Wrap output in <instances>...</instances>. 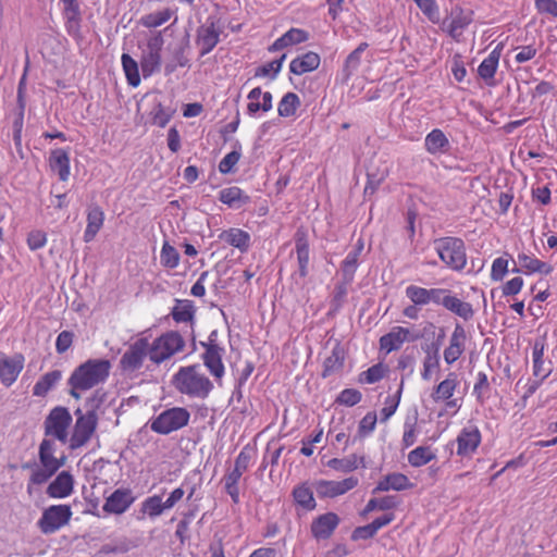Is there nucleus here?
I'll return each mask as SVG.
<instances>
[{
    "mask_svg": "<svg viewBox=\"0 0 557 557\" xmlns=\"http://www.w3.org/2000/svg\"><path fill=\"white\" fill-rule=\"evenodd\" d=\"M339 523V518L334 512H326L315 518L311 523V533L317 540L329 539Z\"/></svg>",
    "mask_w": 557,
    "mask_h": 557,
    "instance_id": "obj_25",
    "label": "nucleus"
},
{
    "mask_svg": "<svg viewBox=\"0 0 557 557\" xmlns=\"http://www.w3.org/2000/svg\"><path fill=\"white\" fill-rule=\"evenodd\" d=\"M25 358L22 354L12 357L0 352V382L10 387L13 385L24 369Z\"/></svg>",
    "mask_w": 557,
    "mask_h": 557,
    "instance_id": "obj_18",
    "label": "nucleus"
},
{
    "mask_svg": "<svg viewBox=\"0 0 557 557\" xmlns=\"http://www.w3.org/2000/svg\"><path fill=\"white\" fill-rule=\"evenodd\" d=\"M459 381L455 372H449L447 376L434 386L431 398L434 403H445L447 408H459L457 399H453Z\"/></svg>",
    "mask_w": 557,
    "mask_h": 557,
    "instance_id": "obj_19",
    "label": "nucleus"
},
{
    "mask_svg": "<svg viewBox=\"0 0 557 557\" xmlns=\"http://www.w3.org/2000/svg\"><path fill=\"white\" fill-rule=\"evenodd\" d=\"M221 28L215 22H208L199 27L196 44L200 48V55L210 53L219 44Z\"/></svg>",
    "mask_w": 557,
    "mask_h": 557,
    "instance_id": "obj_23",
    "label": "nucleus"
},
{
    "mask_svg": "<svg viewBox=\"0 0 557 557\" xmlns=\"http://www.w3.org/2000/svg\"><path fill=\"white\" fill-rule=\"evenodd\" d=\"M72 516L73 511L70 505H51L42 511L37 525L41 533L53 534L69 524Z\"/></svg>",
    "mask_w": 557,
    "mask_h": 557,
    "instance_id": "obj_11",
    "label": "nucleus"
},
{
    "mask_svg": "<svg viewBox=\"0 0 557 557\" xmlns=\"http://www.w3.org/2000/svg\"><path fill=\"white\" fill-rule=\"evenodd\" d=\"M49 165L53 172L58 173L59 180L66 182L71 174L70 154L65 149L58 148L51 151Z\"/></svg>",
    "mask_w": 557,
    "mask_h": 557,
    "instance_id": "obj_32",
    "label": "nucleus"
},
{
    "mask_svg": "<svg viewBox=\"0 0 557 557\" xmlns=\"http://www.w3.org/2000/svg\"><path fill=\"white\" fill-rule=\"evenodd\" d=\"M441 261L450 270L461 272L467 267L466 245L458 237H443L435 242Z\"/></svg>",
    "mask_w": 557,
    "mask_h": 557,
    "instance_id": "obj_5",
    "label": "nucleus"
},
{
    "mask_svg": "<svg viewBox=\"0 0 557 557\" xmlns=\"http://www.w3.org/2000/svg\"><path fill=\"white\" fill-rule=\"evenodd\" d=\"M363 249V243L359 240L357 247L348 252L346 258L342 262V270L345 274H354L358 267L359 256Z\"/></svg>",
    "mask_w": 557,
    "mask_h": 557,
    "instance_id": "obj_58",
    "label": "nucleus"
},
{
    "mask_svg": "<svg viewBox=\"0 0 557 557\" xmlns=\"http://www.w3.org/2000/svg\"><path fill=\"white\" fill-rule=\"evenodd\" d=\"M285 54H283L280 59L273 60L265 64L258 66L255 71L256 78H265L275 79L278 73L281 72L283 62L285 60Z\"/></svg>",
    "mask_w": 557,
    "mask_h": 557,
    "instance_id": "obj_50",
    "label": "nucleus"
},
{
    "mask_svg": "<svg viewBox=\"0 0 557 557\" xmlns=\"http://www.w3.org/2000/svg\"><path fill=\"white\" fill-rule=\"evenodd\" d=\"M219 200L230 208L238 209L250 202V197L239 187L231 186L219 193Z\"/></svg>",
    "mask_w": 557,
    "mask_h": 557,
    "instance_id": "obj_37",
    "label": "nucleus"
},
{
    "mask_svg": "<svg viewBox=\"0 0 557 557\" xmlns=\"http://www.w3.org/2000/svg\"><path fill=\"white\" fill-rule=\"evenodd\" d=\"M249 102L247 112L250 116H255L260 110L269 112L273 108V96L270 91H262L261 87L252 88L247 96Z\"/></svg>",
    "mask_w": 557,
    "mask_h": 557,
    "instance_id": "obj_26",
    "label": "nucleus"
},
{
    "mask_svg": "<svg viewBox=\"0 0 557 557\" xmlns=\"http://www.w3.org/2000/svg\"><path fill=\"white\" fill-rule=\"evenodd\" d=\"M141 510L144 513L148 515L150 518L159 517L162 515L165 508L164 502H162L161 496L152 495L147 497L141 504Z\"/></svg>",
    "mask_w": 557,
    "mask_h": 557,
    "instance_id": "obj_53",
    "label": "nucleus"
},
{
    "mask_svg": "<svg viewBox=\"0 0 557 557\" xmlns=\"http://www.w3.org/2000/svg\"><path fill=\"white\" fill-rule=\"evenodd\" d=\"M111 363L108 359H88L74 369L67 385L69 393L75 399H81L83 393L103 383L110 374Z\"/></svg>",
    "mask_w": 557,
    "mask_h": 557,
    "instance_id": "obj_1",
    "label": "nucleus"
},
{
    "mask_svg": "<svg viewBox=\"0 0 557 557\" xmlns=\"http://www.w3.org/2000/svg\"><path fill=\"white\" fill-rule=\"evenodd\" d=\"M440 369V357L436 351L428 352L423 359V369L421 371V377L424 381H430L433 374Z\"/></svg>",
    "mask_w": 557,
    "mask_h": 557,
    "instance_id": "obj_56",
    "label": "nucleus"
},
{
    "mask_svg": "<svg viewBox=\"0 0 557 557\" xmlns=\"http://www.w3.org/2000/svg\"><path fill=\"white\" fill-rule=\"evenodd\" d=\"M219 238L228 244L230 246L237 248L242 252H246L250 246V235L248 232L237 228L231 227L228 230L223 231Z\"/></svg>",
    "mask_w": 557,
    "mask_h": 557,
    "instance_id": "obj_34",
    "label": "nucleus"
},
{
    "mask_svg": "<svg viewBox=\"0 0 557 557\" xmlns=\"http://www.w3.org/2000/svg\"><path fill=\"white\" fill-rule=\"evenodd\" d=\"M189 420L190 413L186 408L172 407L152 417L148 421V425L152 432L168 435L188 425Z\"/></svg>",
    "mask_w": 557,
    "mask_h": 557,
    "instance_id": "obj_7",
    "label": "nucleus"
},
{
    "mask_svg": "<svg viewBox=\"0 0 557 557\" xmlns=\"http://www.w3.org/2000/svg\"><path fill=\"white\" fill-rule=\"evenodd\" d=\"M135 500L136 496L131 488L120 487L106 497L102 510L110 515H123Z\"/></svg>",
    "mask_w": 557,
    "mask_h": 557,
    "instance_id": "obj_15",
    "label": "nucleus"
},
{
    "mask_svg": "<svg viewBox=\"0 0 557 557\" xmlns=\"http://www.w3.org/2000/svg\"><path fill=\"white\" fill-rule=\"evenodd\" d=\"M413 484L410 482L409 478L400 472L388 473L383 476L376 484L373 490V493L376 492H388V491H405L412 488Z\"/></svg>",
    "mask_w": 557,
    "mask_h": 557,
    "instance_id": "obj_27",
    "label": "nucleus"
},
{
    "mask_svg": "<svg viewBox=\"0 0 557 557\" xmlns=\"http://www.w3.org/2000/svg\"><path fill=\"white\" fill-rule=\"evenodd\" d=\"M172 384L178 393L199 399H206L214 388L200 364L181 367L173 375Z\"/></svg>",
    "mask_w": 557,
    "mask_h": 557,
    "instance_id": "obj_2",
    "label": "nucleus"
},
{
    "mask_svg": "<svg viewBox=\"0 0 557 557\" xmlns=\"http://www.w3.org/2000/svg\"><path fill=\"white\" fill-rule=\"evenodd\" d=\"M467 332L460 323H456L450 334L448 345L443 351L444 361L450 366L466 351Z\"/></svg>",
    "mask_w": 557,
    "mask_h": 557,
    "instance_id": "obj_20",
    "label": "nucleus"
},
{
    "mask_svg": "<svg viewBox=\"0 0 557 557\" xmlns=\"http://www.w3.org/2000/svg\"><path fill=\"white\" fill-rule=\"evenodd\" d=\"M500 52L496 49L490 52V54L483 59L481 64L478 67L479 76L486 83L488 86L494 85V77L496 71L498 69Z\"/></svg>",
    "mask_w": 557,
    "mask_h": 557,
    "instance_id": "obj_36",
    "label": "nucleus"
},
{
    "mask_svg": "<svg viewBox=\"0 0 557 557\" xmlns=\"http://www.w3.org/2000/svg\"><path fill=\"white\" fill-rule=\"evenodd\" d=\"M240 159V152L233 150L227 153L219 163V171L222 174L231 173Z\"/></svg>",
    "mask_w": 557,
    "mask_h": 557,
    "instance_id": "obj_63",
    "label": "nucleus"
},
{
    "mask_svg": "<svg viewBox=\"0 0 557 557\" xmlns=\"http://www.w3.org/2000/svg\"><path fill=\"white\" fill-rule=\"evenodd\" d=\"M517 264L518 267L513 268L511 271L513 273L522 272L527 275H549L554 270L550 263L542 261L539 258H536L534 253L527 251H521L518 253Z\"/></svg>",
    "mask_w": 557,
    "mask_h": 557,
    "instance_id": "obj_17",
    "label": "nucleus"
},
{
    "mask_svg": "<svg viewBox=\"0 0 557 557\" xmlns=\"http://www.w3.org/2000/svg\"><path fill=\"white\" fill-rule=\"evenodd\" d=\"M359 484L356 476L345 478L341 481L320 480L315 482V491L320 497L335 498L354 490Z\"/></svg>",
    "mask_w": 557,
    "mask_h": 557,
    "instance_id": "obj_16",
    "label": "nucleus"
},
{
    "mask_svg": "<svg viewBox=\"0 0 557 557\" xmlns=\"http://www.w3.org/2000/svg\"><path fill=\"white\" fill-rule=\"evenodd\" d=\"M75 423L71 436H69V447L72 450L86 445L94 436L98 426V416L95 410L84 411L77 408L74 411Z\"/></svg>",
    "mask_w": 557,
    "mask_h": 557,
    "instance_id": "obj_8",
    "label": "nucleus"
},
{
    "mask_svg": "<svg viewBox=\"0 0 557 557\" xmlns=\"http://www.w3.org/2000/svg\"><path fill=\"white\" fill-rule=\"evenodd\" d=\"M295 251L298 262V273L305 278L309 273L310 245L308 232L304 226L297 228L295 235Z\"/></svg>",
    "mask_w": 557,
    "mask_h": 557,
    "instance_id": "obj_22",
    "label": "nucleus"
},
{
    "mask_svg": "<svg viewBox=\"0 0 557 557\" xmlns=\"http://www.w3.org/2000/svg\"><path fill=\"white\" fill-rule=\"evenodd\" d=\"M377 416L374 411L368 412L359 422L358 433L360 436L371 434L376 426Z\"/></svg>",
    "mask_w": 557,
    "mask_h": 557,
    "instance_id": "obj_62",
    "label": "nucleus"
},
{
    "mask_svg": "<svg viewBox=\"0 0 557 557\" xmlns=\"http://www.w3.org/2000/svg\"><path fill=\"white\" fill-rule=\"evenodd\" d=\"M490 388L488 379L485 372H478L475 383L473 386V394L476 397V400L483 403L485 399V393Z\"/></svg>",
    "mask_w": 557,
    "mask_h": 557,
    "instance_id": "obj_61",
    "label": "nucleus"
},
{
    "mask_svg": "<svg viewBox=\"0 0 557 557\" xmlns=\"http://www.w3.org/2000/svg\"><path fill=\"white\" fill-rule=\"evenodd\" d=\"M72 422V414L66 407L57 406L52 408L44 421L45 436L67 444Z\"/></svg>",
    "mask_w": 557,
    "mask_h": 557,
    "instance_id": "obj_9",
    "label": "nucleus"
},
{
    "mask_svg": "<svg viewBox=\"0 0 557 557\" xmlns=\"http://www.w3.org/2000/svg\"><path fill=\"white\" fill-rule=\"evenodd\" d=\"M57 445L52 438L45 437L38 449L40 468L35 469L30 476L29 483L41 485L52 478L66 462V456L61 454L55 456Z\"/></svg>",
    "mask_w": 557,
    "mask_h": 557,
    "instance_id": "obj_3",
    "label": "nucleus"
},
{
    "mask_svg": "<svg viewBox=\"0 0 557 557\" xmlns=\"http://www.w3.org/2000/svg\"><path fill=\"white\" fill-rule=\"evenodd\" d=\"M301 107V100L296 92H286L277 103V114L283 119L295 120Z\"/></svg>",
    "mask_w": 557,
    "mask_h": 557,
    "instance_id": "obj_38",
    "label": "nucleus"
},
{
    "mask_svg": "<svg viewBox=\"0 0 557 557\" xmlns=\"http://www.w3.org/2000/svg\"><path fill=\"white\" fill-rule=\"evenodd\" d=\"M362 399V394L356 388H345L336 397L335 403L338 405L352 407L359 404Z\"/></svg>",
    "mask_w": 557,
    "mask_h": 557,
    "instance_id": "obj_59",
    "label": "nucleus"
},
{
    "mask_svg": "<svg viewBox=\"0 0 557 557\" xmlns=\"http://www.w3.org/2000/svg\"><path fill=\"white\" fill-rule=\"evenodd\" d=\"M195 306L189 299H176L171 315L176 323L191 322L195 318Z\"/></svg>",
    "mask_w": 557,
    "mask_h": 557,
    "instance_id": "obj_41",
    "label": "nucleus"
},
{
    "mask_svg": "<svg viewBox=\"0 0 557 557\" xmlns=\"http://www.w3.org/2000/svg\"><path fill=\"white\" fill-rule=\"evenodd\" d=\"M482 443V433L474 423H468L457 434L451 444H456V455L462 459L472 458Z\"/></svg>",
    "mask_w": 557,
    "mask_h": 557,
    "instance_id": "obj_12",
    "label": "nucleus"
},
{
    "mask_svg": "<svg viewBox=\"0 0 557 557\" xmlns=\"http://www.w3.org/2000/svg\"><path fill=\"white\" fill-rule=\"evenodd\" d=\"M185 339L177 331H168L151 343L149 342L150 361L157 366L183 351Z\"/></svg>",
    "mask_w": 557,
    "mask_h": 557,
    "instance_id": "obj_6",
    "label": "nucleus"
},
{
    "mask_svg": "<svg viewBox=\"0 0 557 557\" xmlns=\"http://www.w3.org/2000/svg\"><path fill=\"white\" fill-rule=\"evenodd\" d=\"M122 69L125 74L127 84L132 87H138L140 85V72L139 62H137L128 53H123L121 57Z\"/></svg>",
    "mask_w": 557,
    "mask_h": 557,
    "instance_id": "obj_42",
    "label": "nucleus"
},
{
    "mask_svg": "<svg viewBox=\"0 0 557 557\" xmlns=\"http://www.w3.org/2000/svg\"><path fill=\"white\" fill-rule=\"evenodd\" d=\"M147 357L150 359L149 341L146 337L138 338L122 355L120 369L124 373L133 374L143 367Z\"/></svg>",
    "mask_w": 557,
    "mask_h": 557,
    "instance_id": "obj_13",
    "label": "nucleus"
},
{
    "mask_svg": "<svg viewBox=\"0 0 557 557\" xmlns=\"http://www.w3.org/2000/svg\"><path fill=\"white\" fill-rule=\"evenodd\" d=\"M205 348L201 359L205 367L209 370L214 380L221 384V381L225 374V367L223 363L224 348L220 346L215 341L209 338L207 343H201Z\"/></svg>",
    "mask_w": 557,
    "mask_h": 557,
    "instance_id": "obj_14",
    "label": "nucleus"
},
{
    "mask_svg": "<svg viewBox=\"0 0 557 557\" xmlns=\"http://www.w3.org/2000/svg\"><path fill=\"white\" fill-rule=\"evenodd\" d=\"M293 497L297 505L306 510H312L315 508V500L310 486L307 483H302L293 490Z\"/></svg>",
    "mask_w": 557,
    "mask_h": 557,
    "instance_id": "obj_44",
    "label": "nucleus"
},
{
    "mask_svg": "<svg viewBox=\"0 0 557 557\" xmlns=\"http://www.w3.org/2000/svg\"><path fill=\"white\" fill-rule=\"evenodd\" d=\"M405 294L414 306L423 307L429 305V288L412 284L406 287Z\"/></svg>",
    "mask_w": 557,
    "mask_h": 557,
    "instance_id": "obj_54",
    "label": "nucleus"
},
{
    "mask_svg": "<svg viewBox=\"0 0 557 557\" xmlns=\"http://www.w3.org/2000/svg\"><path fill=\"white\" fill-rule=\"evenodd\" d=\"M418 336H411L408 327L394 326L379 339L380 350L386 355L399 350L406 342L416 341Z\"/></svg>",
    "mask_w": 557,
    "mask_h": 557,
    "instance_id": "obj_21",
    "label": "nucleus"
},
{
    "mask_svg": "<svg viewBox=\"0 0 557 557\" xmlns=\"http://www.w3.org/2000/svg\"><path fill=\"white\" fill-rule=\"evenodd\" d=\"M436 458V453L431 446H418L408 454V462L413 468H420Z\"/></svg>",
    "mask_w": 557,
    "mask_h": 557,
    "instance_id": "obj_43",
    "label": "nucleus"
},
{
    "mask_svg": "<svg viewBox=\"0 0 557 557\" xmlns=\"http://www.w3.org/2000/svg\"><path fill=\"white\" fill-rule=\"evenodd\" d=\"M243 474L244 473L233 468V470L227 472L223 478L225 492L231 496L234 504L239 503L238 483Z\"/></svg>",
    "mask_w": 557,
    "mask_h": 557,
    "instance_id": "obj_48",
    "label": "nucleus"
},
{
    "mask_svg": "<svg viewBox=\"0 0 557 557\" xmlns=\"http://www.w3.org/2000/svg\"><path fill=\"white\" fill-rule=\"evenodd\" d=\"M425 150L431 154L445 152L449 147V140L440 128L432 129L424 139Z\"/></svg>",
    "mask_w": 557,
    "mask_h": 557,
    "instance_id": "obj_39",
    "label": "nucleus"
},
{
    "mask_svg": "<svg viewBox=\"0 0 557 557\" xmlns=\"http://www.w3.org/2000/svg\"><path fill=\"white\" fill-rule=\"evenodd\" d=\"M398 505V502L396 499V496L387 495L380 498H371L368 500L366 507L363 508L361 515L367 516L370 512L374 510H391L396 508Z\"/></svg>",
    "mask_w": 557,
    "mask_h": 557,
    "instance_id": "obj_45",
    "label": "nucleus"
},
{
    "mask_svg": "<svg viewBox=\"0 0 557 557\" xmlns=\"http://www.w3.org/2000/svg\"><path fill=\"white\" fill-rule=\"evenodd\" d=\"M471 22L472 18L470 14L466 13L461 8H455L451 10L450 16L444 25L449 36L454 39H458Z\"/></svg>",
    "mask_w": 557,
    "mask_h": 557,
    "instance_id": "obj_29",
    "label": "nucleus"
},
{
    "mask_svg": "<svg viewBox=\"0 0 557 557\" xmlns=\"http://www.w3.org/2000/svg\"><path fill=\"white\" fill-rule=\"evenodd\" d=\"M509 256L506 257H497L493 260L491 267L490 277L493 282H502L509 269Z\"/></svg>",
    "mask_w": 557,
    "mask_h": 557,
    "instance_id": "obj_55",
    "label": "nucleus"
},
{
    "mask_svg": "<svg viewBox=\"0 0 557 557\" xmlns=\"http://www.w3.org/2000/svg\"><path fill=\"white\" fill-rule=\"evenodd\" d=\"M163 47L162 32L151 33L145 41L139 42V64L144 78L151 77L161 71Z\"/></svg>",
    "mask_w": 557,
    "mask_h": 557,
    "instance_id": "obj_4",
    "label": "nucleus"
},
{
    "mask_svg": "<svg viewBox=\"0 0 557 557\" xmlns=\"http://www.w3.org/2000/svg\"><path fill=\"white\" fill-rule=\"evenodd\" d=\"M74 491V478L69 471H61L47 487L50 498L62 499L69 497Z\"/></svg>",
    "mask_w": 557,
    "mask_h": 557,
    "instance_id": "obj_24",
    "label": "nucleus"
},
{
    "mask_svg": "<svg viewBox=\"0 0 557 557\" xmlns=\"http://www.w3.org/2000/svg\"><path fill=\"white\" fill-rule=\"evenodd\" d=\"M414 3L432 23L440 21V9L435 0H414Z\"/></svg>",
    "mask_w": 557,
    "mask_h": 557,
    "instance_id": "obj_60",
    "label": "nucleus"
},
{
    "mask_svg": "<svg viewBox=\"0 0 557 557\" xmlns=\"http://www.w3.org/2000/svg\"><path fill=\"white\" fill-rule=\"evenodd\" d=\"M174 110L165 108L161 102H157L150 111L151 123L159 127H165L173 117Z\"/></svg>",
    "mask_w": 557,
    "mask_h": 557,
    "instance_id": "obj_51",
    "label": "nucleus"
},
{
    "mask_svg": "<svg viewBox=\"0 0 557 557\" xmlns=\"http://www.w3.org/2000/svg\"><path fill=\"white\" fill-rule=\"evenodd\" d=\"M345 359V349L341 344H336L333 347L330 356H327L323 361L321 376L326 379L339 373L344 368Z\"/></svg>",
    "mask_w": 557,
    "mask_h": 557,
    "instance_id": "obj_28",
    "label": "nucleus"
},
{
    "mask_svg": "<svg viewBox=\"0 0 557 557\" xmlns=\"http://www.w3.org/2000/svg\"><path fill=\"white\" fill-rule=\"evenodd\" d=\"M320 63V55L317 52L308 51L292 60L289 71L295 75H304L317 70Z\"/></svg>",
    "mask_w": 557,
    "mask_h": 557,
    "instance_id": "obj_30",
    "label": "nucleus"
},
{
    "mask_svg": "<svg viewBox=\"0 0 557 557\" xmlns=\"http://www.w3.org/2000/svg\"><path fill=\"white\" fill-rule=\"evenodd\" d=\"M104 212L99 206L90 207L87 211V225L84 232V242L90 243L103 226Z\"/></svg>",
    "mask_w": 557,
    "mask_h": 557,
    "instance_id": "obj_35",
    "label": "nucleus"
},
{
    "mask_svg": "<svg viewBox=\"0 0 557 557\" xmlns=\"http://www.w3.org/2000/svg\"><path fill=\"white\" fill-rule=\"evenodd\" d=\"M534 4L540 14H547L557 18V0H534Z\"/></svg>",
    "mask_w": 557,
    "mask_h": 557,
    "instance_id": "obj_64",
    "label": "nucleus"
},
{
    "mask_svg": "<svg viewBox=\"0 0 557 557\" xmlns=\"http://www.w3.org/2000/svg\"><path fill=\"white\" fill-rule=\"evenodd\" d=\"M367 42H361L354 51H351L345 60L344 71L346 77L349 78L360 66L361 55L368 49Z\"/></svg>",
    "mask_w": 557,
    "mask_h": 557,
    "instance_id": "obj_49",
    "label": "nucleus"
},
{
    "mask_svg": "<svg viewBox=\"0 0 557 557\" xmlns=\"http://www.w3.org/2000/svg\"><path fill=\"white\" fill-rule=\"evenodd\" d=\"M326 466L337 472L349 473L359 468H367L363 455L351 454L344 458H332Z\"/></svg>",
    "mask_w": 557,
    "mask_h": 557,
    "instance_id": "obj_31",
    "label": "nucleus"
},
{
    "mask_svg": "<svg viewBox=\"0 0 557 557\" xmlns=\"http://www.w3.org/2000/svg\"><path fill=\"white\" fill-rule=\"evenodd\" d=\"M403 383L399 389L393 396H387L384 401V407L381 409V421L386 422L397 410L401 397Z\"/></svg>",
    "mask_w": 557,
    "mask_h": 557,
    "instance_id": "obj_57",
    "label": "nucleus"
},
{
    "mask_svg": "<svg viewBox=\"0 0 557 557\" xmlns=\"http://www.w3.org/2000/svg\"><path fill=\"white\" fill-rule=\"evenodd\" d=\"M160 262L162 267L168 269H175L180 264V253L169 242H164L162 245Z\"/></svg>",
    "mask_w": 557,
    "mask_h": 557,
    "instance_id": "obj_52",
    "label": "nucleus"
},
{
    "mask_svg": "<svg viewBox=\"0 0 557 557\" xmlns=\"http://www.w3.org/2000/svg\"><path fill=\"white\" fill-rule=\"evenodd\" d=\"M309 39V33L301 28H290L278 37L270 47V52H276L289 46L305 42Z\"/></svg>",
    "mask_w": 557,
    "mask_h": 557,
    "instance_id": "obj_33",
    "label": "nucleus"
},
{
    "mask_svg": "<svg viewBox=\"0 0 557 557\" xmlns=\"http://www.w3.org/2000/svg\"><path fill=\"white\" fill-rule=\"evenodd\" d=\"M172 10L165 8L161 11L143 15L139 20V24L146 28H157L165 24L172 17Z\"/></svg>",
    "mask_w": 557,
    "mask_h": 557,
    "instance_id": "obj_46",
    "label": "nucleus"
},
{
    "mask_svg": "<svg viewBox=\"0 0 557 557\" xmlns=\"http://www.w3.org/2000/svg\"><path fill=\"white\" fill-rule=\"evenodd\" d=\"M62 379L60 370H52L45 373L34 385L33 395L36 397H46Z\"/></svg>",
    "mask_w": 557,
    "mask_h": 557,
    "instance_id": "obj_40",
    "label": "nucleus"
},
{
    "mask_svg": "<svg viewBox=\"0 0 557 557\" xmlns=\"http://www.w3.org/2000/svg\"><path fill=\"white\" fill-rule=\"evenodd\" d=\"M429 305H441L446 310L460 317L465 321H469L474 315V310L470 302L463 301L457 296L453 295L449 289L433 287L429 288Z\"/></svg>",
    "mask_w": 557,
    "mask_h": 557,
    "instance_id": "obj_10",
    "label": "nucleus"
},
{
    "mask_svg": "<svg viewBox=\"0 0 557 557\" xmlns=\"http://www.w3.org/2000/svg\"><path fill=\"white\" fill-rule=\"evenodd\" d=\"M388 368L382 362L373 364L368 370L358 375V382L361 384H374L381 381L387 373Z\"/></svg>",
    "mask_w": 557,
    "mask_h": 557,
    "instance_id": "obj_47",
    "label": "nucleus"
}]
</instances>
